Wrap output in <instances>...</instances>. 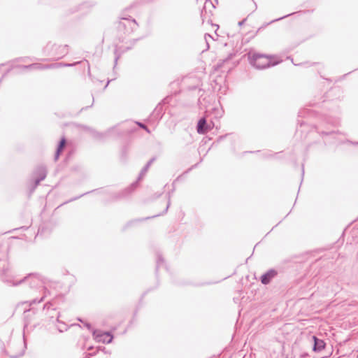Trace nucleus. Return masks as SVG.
Returning a JSON list of instances; mask_svg holds the SVG:
<instances>
[{
	"mask_svg": "<svg viewBox=\"0 0 358 358\" xmlns=\"http://www.w3.org/2000/svg\"><path fill=\"white\" fill-rule=\"evenodd\" d=\"M250 64L258 69H263L277 64L272 57L264 55L253 54L249 56Z\"/></svg>",
	"mask_w": 358,
	"mask_h": 358,
	"instance_id": "nucleus-1",
	"label": "nucleus"
},
{
	"mask_svg": "<svg viewBox=\"0 0 358 358\" xmlns=\"http://www.w3.org/2000/svg\"><path fill=\"white\" fill-rule=\"evenodd\" d=\"M24 281H28L31 287L33 288L41 287L43 286L44 283L43 280L41 276L35 274H29L19 282H13L12 285H17L21 284Z\"/></svg>",
	"mask_w": 358,
	"mask_h": 358,
	"instance_id": "nucleus-2",
	"label": "nucleus"
},
{
	"mask_svg": "<svg viewBox=\"0 0 358 358\" xmlns=\"http://www.w3.org/2000/svg\"><path fill=\"white\" fill-rule=\"evenodd\" d=\"M93 334L98 342L103 343H110L112 342L113 336L108 332L94 331Z\"/></svg>",
	"mask_w": 358,
	"mask_h": 358,
	"instance_id": "nucleus-3",
	"label": "nucleus"
},
{
	"mask_svg": "<svg viewBox=\"0 0 358 358\" xmlns=\"http://www.w3.org/2000/svg\"><path fill=\"white\" fill-rule=\"evenodd\" d=\"M313 339L314 341L313 350L315 351H321L322 350H323L324 348L325 343L322 340L317 338L315 336H313Z\"/></svg>",
	"mask_w": 358,
	"mask_h": 358,
	"instance_id": "nucleus-4",
	"label": "nucleus"
},
{
	"mask_svg": "<svg viewBox=\"0 0 358 358\" xmlns=\"http://www.w3.org/2000/svg\"><path fill=\"white\" fill-rule=\"evenodd\" d=\"M275 275V272L274 271H269L265 274L262 275L261 278V281L263 284L267 285L269 283L271 278H273Z\"/></svg>",
	"mask_w": 358,
	"mask_h": 358,
	"instance_id": "nucleus-5",
	"label": "nucleus"
},
{
	"mask_svg": "<svg viewBox=\"0 0 358 358\" xmlns=\"http://www.w3.org/2000/svg\"><path fill=\"white\" fill-rule=\"evenodd\" d=\"M206 121L205 118H201L197 124V131L199 134H205L208 129L206 127Z\"/></svg>",
	"mask_w": 358,
	"mask_h": 358,
	"instance_id": "nucleus-6",
	"label": "nucleus"
},
{
	"mask_svg": "<svg viewBox=\"0 0 358 358\" xmlns=\"http://www.w3.org/2000/svg\"><path fill=\"white\" fill-rule=\"evenodd\" d=\"M38 178L36 179V185H38V183L45 179L46 177V170L45 168L41 167L38 170Z\"/></svg>",
	"mask_w": 358,
	"mask_h": 358,
	"instance_id": "nucleus-7",
	"label": "nucleus"
},
{
	"mask_svg": "<svg viewBox=\"0 0 358 358\" xmlns=\"http://www.w3.org/2000/svg\"><path fill=\"white\" fill-rule=\"evenodd\" d=\"M65 143H66V140L65 138H62L59 143V145L58 146V148L57 150V152H56V155H55V159H57L59 156V153L61 152V151L62 150L64 145H65Z\"/></svg>",
	"mask_w": 358,
	"mask_h": 358,
	"instance_id": "nucleus-8",
	"label": "nucleus"
},
{
	"mask_svg": "<svg viewBox=\"0 0 358 358\" xmlns=\"http://www.w3.org/2000/svg\"><path fill=\"white\" fill-rule=\"evenodd\" d=\"M155 160V159H151L148 162V164H146V166L143 169V170L141 171V175L143 176L144 175L146 171H148V169H149L150 166L151 165V164L153 162V161Z\"/></svg>",
	"mask_w": 358,
	"mask_h": 358,
	"instance_id": "nucleus-9",
	"label": "nucleus"
},
{
	"mask_svg": "<svg viewBox=\"0 0 358 358\" xmlns=\"http://www.w3.org/2000/svg\"><path fill=\"white\" fill-rule=\"evenodd\" d=\"M138 125H139L141 127H142V128L145 129L148 132H149V130L147 129V127H146L144 124H141V123H138Z\"/></svg>",
	"mask_w": 358,
	"mask_h": 358,
	"instance_id": "nucleus-10",
	"label": "nucleus"
},
{
	"mask_svg": "<svg viewBox=\"0 0 358 358\" xmlns=\"http://www.w3.org/2000/svg\"><path fill=\"white\" fill-rule=\"evenodd\" d=\"M38 66H39L38 64H33V65L29 66V67H30V68H38Z\"/></svg>",
	"mask_w": 358,
	"mask_h": 358,
	"instance_id": "nucleus-11",
	"label": "nucleus"
},
{
	"mask_svg": "<svg viewBox=\"0 0 358 358\" xmlns=\"http://www.w3.org/2000/svg\"><path fill=\"white\" fill-rule=\"evenodd\" d=\"M209 38H211L210 34H206L205 35V39L207 41V39H209Z\"/></svg>",
	"mask_w": 358,
	"mask_h": 358,
	"instance_id": "nucleus-12",
	"label": "nucleus"
},
{
	"mask_svg": "<svg viewBox=\"0 0 358 358\" xmlns=\"http://www.w3.org/2000/svg\"><path fill=\"white\" fill-rule=\"evenodd\" d=\"M209 38H211L210 34H206L205 35V39L207 41V39H209Z\"/></svg>",
	"mask_w": 358,
	"mask_h": 358,
	"instance_id": "nucleus-13",
	"label": "nucleus"
},
{
	"mask_svg": "<svg viewBox=\"0 0 358 358\" xmlns=\"http://www.w3.org/2000/svg\"><path fill=\"white\" fill-rule=\"evenodd\" d=\"M85 325L87 327V329H91V325L88 323H85Z\"/></svg>",
	"mask_w": 358,
	"mask_h": 358,
	"instance_id": "nucleus-14",
	"label": "nucleus"
},
{
	"mask_svg": "<svg viewBox=\"0 0 358 358\" xmlns=\"http://www.w3.org/2000/svg\"><path fill=\"white\" fill-rule=\"evenodd\" d=\"M243 23H244V20H243V21H241V22H239L238 24H239L240 26H241Z\"/></svg>",
	"mask_w": 358,
	"mask_h": 358,
	"instance_id": "nucleus-15",
	"label": "nucleus"
}]
</instances>
